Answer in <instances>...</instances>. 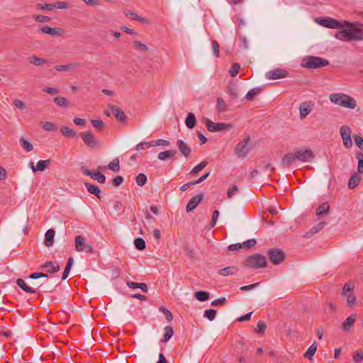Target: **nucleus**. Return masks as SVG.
<instances>
[{
    "instance_id": "61",
    "label": "nucleus",
    "mask_w": 363,
    "mask_h": 363,
    "mask_svg": "<svg viewBox=\"0 0 363 363\" xmlns=\"http://www.w3.org/2000/svg\"><path fill=\"white\" fill-rule=\"evenodd\" d=\"M227 302V300L225 297H220L217 298L211 302V306H219L225 304Z\"/></svg>"
},
{
    "instance_id": "25",
    "label": "nucleus",
    "mask_w": 363,
    "mask_h": 363,
    "mask_svg": "<svg viewBox=\"0 0 363 363\" xmlns=\"http://www.w3.org/2000/svg\"><path fill=\"white\" fill-rule=\"evenodd\" d=\"M123 13L127 17H128L133 20H135L136 21H138L140 23H147V21H148L147 18L138 15L136 13L131 11L130 10H125L123 11Z\"/></svg>"
},
{
    "instance_id": "19",
    "label": "nucleus",
    "mask_w": 363,
    "mask_h": 363,
    "mask_svg": "<svg viewBox=\"0 0 363 363\" xmlns=\"http://www.w3.org/2000/svg\"><path fill=\"white\" fill-rule=\"evenodd\" d=\"M113 114L116 117V118L120 122H125L126 120V116H125L124 112L118 106L114 105L109 106Z\"/></svg>"
},
{
    "instance_id": "35",
    "label": "nucleus",
    "mask_w": 363,
    "mask_h": 363,
    "mask_svg": "<svg viewBox=\"0 0 363 363\" xmlns=\"http://www.w3.org/2000/svg\"><path fill=\"white\" fill-rule=\"evenodd\" d=\"M28 60L30 63L36 66L42 65L43 64L47 63L48 62V60L44 58H40L35 55L29 57L28 58Z\"/></svg>"
},
{
    "instance_id": "55",
    "label": "nucleus",
    "mask_w": 363,
    "mask_h": 363,
    "mask_svg": "<svg viewBox=\"0 0 363 363\" xmlns=\"http://www.w3.org/2000/svg\"><path fill=\"white\" fill-rule=\"evenodd\" d=\"M91 178L101 184H104L106 182V177L100 172L94 173Z\"/></svg>"
},
{
    "instance_id": "14",
    "label": "nucleus",
    "mask_w": 363,
    "mask_h": 363,
    "mask_svg": "<svg viewBox=\"0 0 363 363\" xmlns=\"http://www.w3.org/2000/svg\"><path fill=\"white\" fill-rule=\"evenodd\" d=\"M203 197L204 196L203 194H199L192 197L186 205V211L191 212L194 211L196 208V206L202 201Z\"/></svg>"
},
{
    "instance_id": "13",
    "label": "nucleus",
    "mask_w": 363,
    "mask_h": 363,
    "mask_svg": "<svg viewBox=\"0 0 363 363\" xmlns=\"http://www.w3.org/2000/svg\"><path fill=\"white\" fill-rule=\"evenodd\" d=\"M288 73L286 70L281 69H274L267 72L265 77L267 79H279L284 78L287 76Z\"/></svg>"
},
{
    "instance_id": "60",
    "label": "nucleus",
    "mask_w": 363,
    "mask_h": 363,
    "mask_svg": "<svg viewBox=\"0 0 363 363\" xmlns=\"http://www.w3.org/2000/svg\"><path fill=\"white\" fill-rule=\"evenodd\" d=\"M266 324L263 321H259L257 323V329L255 330L257 333L263 334L265 332Z\"/></svg>"
},
{
    "instance_id": "52",
    "label": "nucleus",
    "mask_w": 363,
    "mask_h": 363,
    "mask_svg": "<svg viewBox=\"0 0 363 363\" xmlns=\"http://www.w3.org/2000/svg\"><path fill=\"white\" fill-rule=\"evenodd\" d=\"M240 66L238 63H233L229 69V74L231 77H235L239 72Z\"/></svg>"
},
{
    "instance_id": "23",
    "label": "nucleus",
    "mask_w": 363,
    "mask_h": 363,
    "mask_svg": "<svg viewBox=\"0 0 363 363\" xmlns=\"http://www.w3.org/2000/svg\"><path fill=\"white\" fill-rule=\"evenodd\" d=\"M325 225V222H320L319 223L313 226L311 229H310L308 231H307L305 233L304 237L307 238H311L313 235L320 232L324 228Z\"/></svg>"
},
{
    "instance_id": "33",
    "label": "nucleus",
    "mask_w": 363,
    "mask_h": 363,
    "mask_svg": "<svg viewBox=\"0 0 363 363\" xmlns=\"http://www.w3.org/2000/svg\"><path fill=\"white\" fill-rule=\"evenodd\" d=\"M185 124L190 129H192L195 127L196 124V119L195 115L193 113H188L185 120Z\"/></svg>"
},
{
    "instance_id": "18",
    "label": "nucleus",
    "mask_w": 363,
    "mask_h": 363,
    "mask_svg": "<svg viewBox=\"0 0 363 363\" xmlns=\"http://www.w3.org/2000/svg\"><path fill=\"white\" fill-rule=\"evenodd\" d=\"M40 268L46 269L48 273L53 274L57 272L60 270V267L57 262L48 261L41 265Z\"/></svg>"
},
{
    "instance_id": "27",
    "label": "nucleus",
    "mask_w": 363,
    "mask_h": 363,
    "mask_svg": "<svg viewBox=\"0 0 363 363\" xmlns=\"http://www.w3.org/2000/svg\"><path fill=\"white\" fill-rule=\"evenodd\" d=\"M55 235V231L53 229H49L47 230L45 235V241L44 244L46 247H51L54 243V237Z\"/></svg>"
},
{
    "instance_id": "20",
    "label": "nucleus",
    "mask_w": 363,
    "mask_h": 363,
    "mask_svg": "<svg viewBox=\"0 0 363 363\" xmlns=\"http://www.w3.org/2000/svg\"><path fill=\"white\" fill-rule=\"evenodd\" d=\"M39 31L42 33L48 34L51 36H55L61 33L62 30L58 28H52L48 26L39 28Z\"/></svg>"
},
{
    "instance_id": "4",
    "label": "nucleus",
    "mask_w": 363,
    "mask_h": 363,
    "mask_svg": "<svg viewBox=\"0 0 363 363\" xmlns=\"http://www.w3.org/2000/svg\"><path fill=\"white\" fill-rule=\"evenodd\" d=\"M267 264L266 257L259 253L249 256L245 262V266L251 269L264 268L267 267Z\"/></svg>"
},
{
    "instance_id": "40",
    "label": "nucleus",
    "mask_w": 363,
    "mask_h": 363,
    "mask_svg": "<svg viewBox=\"0 0 363 363\" xmlns=\"http://www.w3.org/2000/svg\"><path fill=\"white\" fill-rule=\"evenodd\" d=\"M317 350V344L314 342L304 353V357L311 359Z\"/></svg>"
},
{
    "instance_id": "62",
    "label": "nucleus",
    "mask_w": 363,
    "mask_h": 363,
    "mask_svg": "<svg viewBox=\"0 0 363 363\" xmlns=\"http://www.w3.org/2000/svg\"><path fill=\"white\" fill-rule=\"evenodd\" d=\"M29 278L32 279H36L39 278H48V276L47 274H44L42 272H35L32 273L29 275Z\"/></svg>"
},
{
    "instance_id": "53",
    "label": "nucleus",
    "mask_w": 363,
    "mask_h": 363,
    "mask_svg": "<svg viewBox=\"0 0 363 363\" xmlns=\"http://www.w3.org/2000/svg\"><path fill=\"white\" fill-rule=\"evenodd\" d=\"M343 296L347 298V303L349 306H352L354 304L356 301V297L354 295L353 292L348 293L347 295H342Z\"/></svg>"
},
{
    "instance_id": "32",
    "label": "nucleus",
    "mask_w": 363,
    "mask_h": 363,
    "mask_svg": "<svg viewBox=\"0 0 363 363\" xmlns=\"http://www.w3.org/2000/svg\"><path fill=\"white\" fill-rule=\"evenodd\" d=\"M216 110L218 113H223L227 111V104L225 101L223 100V99L220 97H218L216 99Z\"/></svg>"
},
{
    "instance_id": "38",
    "label": "nucleus",
    "mask_w": 363,
    "mask_h": 363,
    "mask_svg": "<svg viewBox=\"0 0 363 363\" xmlns=\"http://www.w3.org/2000/svg\"><path fill=\"white\" fill-rule=\"evenodd\" d=\"M330 209V206L328 202L322 203L315 211V213L317 216H321L324 213H326Z\"/></svg>"
},
{
    "instance_id": "45",
    "label": "nucleus",
    "mask_w": 363,
    "mask_h": 363,
    "mask_svg": "<svg viewBox=\"0 0 363 363\" xmlns=\"http://www.w3.org/2000/svg\"><path fill=\"white\" fill-rule=\"evenodd\" d=\"M109 169L114 172H117L120 169L119 160L118 158L113 159L108 165Z\"/></svg>"
},
{
    "instance_id": "47",
    "label": "nucleus",
    "mask_w": 363,
    "mask_h": 363,
    "mask_svg": "<svg viewBox=\"0 0 363 363\" xmlns=\"http://www.w3.org/2000/svg\"><path fill=\"white\" fill-rule=\"evenodd\" d=\"M135 182L139 186H144L147 182L146 175L143 173L138 174L135 178Z\"/></svg>"
},
{
    "instance_id": "39",
    "label": "nucleus",
    "mask_w": 363,
    "mask_h": 363,
    "mask_svg": "<svg viewBox=\"0 0 363 363\" xmlns=\"http://www.w3.org/2000/svg\"><path fill=\"white\" fill-rule=\"evenodd\" d=\"M170 142L167 140L158 139L149 143L148 147L152 146H169Z\"/></svg>"
},
{
    "instance_id": "30",
    "label": "nucleus",
    "mask_w": 363,
    "mask_h": 363,
    "mask_svg": "<svg viewBox=\"0 0 363 363\" xmlns=\"http://www.w3.org/2000/svg\"><path fill=\"white\" fill-rule=\"evenodd\" d=\"M60 132L63 136L67 138H72L77 135V132L74 130L67 126H62L60 128Z\"/></svg>"
},
{
    "instance_id": "28",
    "label": "nucleus",
    "mask_w": 363,
    "mask_h": 363,
    "mask_svg": "<svg viewBox=\"0 0 363 363\" xmlns=\"http://www.w3.org/2000/svg\"><path fill=\"white\" fill-rule=\"evenodd\" d=\"M238 271V268L235 266L227 267L218 270V274L221 276H230L235 274Z\"/></svg>"
},
{
    "instance_id": "50",
    "label": "nucleus",
    "mask_w": 363,
    "mask_h": 363,
    "mask_svg": "<svg viewBox=\"0 0 363 363\" xmlns=\"http://www.w3.org/2000/svg\"><path fill=\"white\" fill-rule=\"evenodd\" d=\"M159 311L162 312L166 317L167 322H171L173 319V315L168 309L162 306L159 308Z\"/></svg>"
},
{
    "instance_id": "3",
    "label": "nucleus",
    "mask_w": 363,
    "mask_h": 363,
    "mask_svg": "<svg viewBox=\"0 0 363 363\" xmlns=\"http://www.w3.org/2000/svg\"><path fill=\"white\" fill-rule=\"evenodd\" d=\"M329 65V61L320 57L308 55L304 57L301 65L308 69H318Z\"/></svg>"
},
{
    "instance_id": "15",
    "label": "nucleus",
    "mask_w": 363,
    "mask_h": 363,
    "mask_svg": "<svg viewBox=\"0 0 363 363\" xmlns=\"http://www.w3.org/2000/svg\"><path fill=\"white\" fill-rule=\"evenodd\" d=\"M313 104L311 101H305L300 104V118H305L313 110Z\"/></svg>"
},
{
    "instance_id": "59",
    "label": "nucleus",
    "mask_w": 363,
    "mask_h": 363,
    "mask_svg": "<svg viewBox=\"0 0 363 363\" xmlns=\"http://www.w3.org/2000/svg\"><path fill=\"white\" fill-rule=\"evenodd\" d=\"M91 124L96 130H101L104 128V123L102 120H92Z\"/></svg>"
},
{
    "instance_id": "36",
    "label": "nucleus",
    "mask_w": 363,
    "mask_h": 363,
    "mask_svg": "<svg viewBox=\"0 0 363 363\" xmlns=\"http://www.w3.org/2000/svg\"><path fill=\"white\" fill-rule=\"evenodd\" d=\"M360 182V177L357 174H354L351 176L349 182H348V188L350 189H354L359 182Z\"/></svg>"
},
{
    "instance_id": "51",
    "label": "nucleus",
    "mask_w": 363,
    "mask_h": 363,
    "mask_svg": "<svg viewBox=\"0 0 363 363\" xmlns=\"http://www.w3.org/2000/svg\"><path fill=\"white\" fill-rule=\"evenodd\" d=\"M207 165V162L202 161L199 164L195 166L193 169L191 171V174H196L199 172H201L206 166Z\"/></svg>"
},
{
    "instance_id": "41",
    "label": "nucleus",
    "mask_w": 363,
    "mask_h": 363,
    "mask_svg": "<svg viewBox=\"0 0 363 363\" xmlns=\"http://www.w3.org/2000/svg\"><path fill=\"white\" fill-rule=\"evenodd\" d=\"M195 298L200 301H207L209 298V293L205 291H196Z\"/></svg>"
},
{
    "instance_id": "1",
    "label": "nucleus",
    "mask_w": 363,
    "mask_h": 363,
    "mask_svg": "<svg viewBox=\"0 0 363 363\" xmlns=\"http://www.w3.org/2000/svg\"><path fill=\"white\" fill-rule=\"evenodd\" d=\"M329 99L332 103L345 108L354 109L357 106L353 98L342 93L331 94Z\"/></svg>"
},
{
    "instance_id": "17",
    "label": "nucleus",
    "mask_w": 363,
    "mask_h": 363,
    "mask_svg": "<svg viewBox=\"0 0 363 363\" xmlns=\"http://www.w3.org/2000/svg\"><path fill=\"white\" fill-rule=\"evenodd\" d=\"M177 146L179 152L186 157L188 158L191 153V149L189 145L182 140H178L177 141Z\"/></svg>"
},
{
    "instance_id": "49",
    "label": "nucleus",
    "mask_w": 363,
    "mask_h": 363,
    "mask_svg": "<svg viewBox=\"0 0 363 363\" xmlns=\"http://www.w3.org/2000/svg\"><path fill=\"white\" fill-rule=\"evenodd\" d=\"M228 92L232 99H236L238 97V89L235 84L228 87Z\"/></svg>"
},
{
    "instance_id": "5",
    "label": "nucleus",
    "mask_w": 363,
    "mask_h": 363,
    "mask_svg": "<svg viewBox=\"0 0 363 363\" xmlns=\"http://www.w3.org/2000/svg\"><path fill=\"white\" fill-rule=\"evenodd\" d=\"M80 137L84 144L90 149H99L101 147V142L93 134L91 130L80 133Z\"/></svg>"
},
{
    "instance_id": "58",
    "label": "nucleus",
    "mask_w": 363,
    "mask_h": 363,
    "mask_svg": "<svg viewBox=\"0 0 363 363\" xmlns=\"http://www.w3.org/2000/svg\"><path fill=\"white\" fill-rule=\"evenodd\" d=\"M357 158L358 160L357 170L359 173L362 174L363 173V154L358 153Z\"/></svg>"
},
{
    "instance_id": "29",
    "label": "nucleus",
    "mask_w": 363,
    "mask_h": 363,
    "mask_svg": "<svg viewBox=\"0 0 363 363\" xmlns=\"http://www.w3.org/2000/svg\"><path fill=\"white\" fill-rule=\"evenodd\" d=\"M126 285L130 289H140L143 292L146 293L148 290L147 286L145 283H136L131 281H128Z\"/></svg>"
},
{
    "instance_id": "34",
    "label": "nucleus",
    "mask_w": 363,
    "mask_h": 363,
    "mask_svg": "<svg viewBox=\"0 0 363 363\" xmlns=\"http://www.w3.org/2000/svg\"><path fill=\"white\" fill-rule=\"evenodd\" d=\"M174 335V330L172 326H166L164 328V335L162 341L167 342Z\"/></svg>"
},
{
    "instance_id": "16",
    "label": "nucleus",
    "mask_w": 363,
    "mask_h": 363,
    "mask_svg": "<svg viewBox=\"0 0 363 363\" xmlns=\"http://www.w3.org/2000/svg\"><path fill=\"white\" fill-rule=\"evenodd\" d=\"M80 66L79 62L68 63L67 65H57L54 67V69L57 71L62 72H74Z\"/></svg>"
},
{
    "instance_id": "31",
    "label": "nucleus",
    "mask_w": 363,
    "mask_h": 363,
    "mask_svg": "<svg viewBox=\"0 0 363 363\" xmlns=\"http://www.w3.org/2000/svg\"><path fill=\"white\" fill-rule=\"evenodd\" d=\"M17 285L23 289L24 291L29 293V294H36V290L33 289V288L27 286L26 283L23 279H18L16 281Z\"/></svg>"
},
{
    "instance_id": "8",
    "label": "nucleus",
    "mask_w": 363,
    "mask_h": 363,
    "mask_svg": "<svg viewBox=\"0 0 363 363\" xmlns=\"http://www.w3.org/2000/svg\"><path fill=\"white\" fill-rule=\"evenodd\" d=\"M297 161L311 162L315 157L313 152L309 148H297L294 150Z\"/></svg>"
},
{
    "instance_id": "44",
    "label": "nucleus",
    "mask_w": 363,
    "mask_h": 363,
    "mask_svg": "<svg viewBox=\"0 0 363 363\" xmlns=\"http://www.w3.org/2000/svg\"><path fill=\"white\" fill-rule=\"evenodd\" d=\"M54 102L60 107H67L69 106L67 99L65 97L56 96L53 99Z\"/></svg>"
},
{
    "instance_id": "12",
    "label": "nucleus",
    "mask_w": 363,
    "mask_h": 363,
    "mask_svg": "<svg viewBox=\"0 0 363 363\" xmlns=\"http://www.w3.org/2000/svg\"><path fill=\"white\" fill-rule=\"evenodd\" d=\"M340 134L344 145L347 148L351 147L352 145V141L351 139V129L347 126H342L340 128Z\"/></svg>"
},
{
    "instance_id": "21",
    "label": "nucleus",
    "mask_w": 363,
    "mask_h": 363,
    "mask_svg": "<svg viewBox=\"0 0 363 363\" xmlns=\"http://www.w3.org/2000/svg\"><path fill=\"white\" fill-rule=\"evenodd\" d=\"M296 155L295 152L291 153L289 152L286 153L281 160V165L284 167H289L291 164L295 162L296 160V158L295 157Z\"/></svg>"
},
{
    "instance_id": "2",
    "label": "nucleus",
    "mask_w": 363,
    "mask_h": 363,
    "mask_svg": "<svg viewBox=\"0 0 363 363\" xmlns=\"http://www.w3.org/2000/svg\"><path fill=\"white\" fill-rule=\"evenodd\" d=\"M335 38L344 41L362 40L363 31L359 28L350 27L337 32L335 35Z\"/></svg>"
},
{
    "instance_id": "11",
    "label": "nucleus",
    "mask_w": 363,
    "mask_h": 363,
    "mask_svg": "<svg viewBox=\"0 0 363 363\" xmlns=\"http://www.w3.org/2000/svg\"><path fill=\"white\" fill-rule=\"evenodd\" d=\"M267 255L270 261L276 265L280 264L285 257L284 252L276 248L269 250L267 252Z\"/></svg>"
},
{
    "instance_id": "7",
    "label": "nucleus",
    "mask_w": 363,
    "mask_h": 363,
    "mask_svg": "<svg viewBox=\"0 0 363 363\" xmlns=\"http://www.w3.org/2000/svg\"><path fill=\"white\" fill-rule=\"evenodd\" d=\"M204 123L210 132L228 131L233 128V125L230 123H215L208 118H206Z\"/></svg>"
},
{
    "instance_id": "54",
    "label": "nucleus",
    "mask_w": 363,
    "mask_h": 363,
    "mask_svg": "<svg viewBox=\"0 0 363 363\" xmlns=\"http://www.w3.org/2000/svg\"><path fill=\"white\" fill-rule=\"evenodd\" d=\"M133 46L138 49V50H140V51H143V52H146L148 50V48L147 47L146 45L138 41V40H135L133 42Z\"/></svg>"
},
{
    "instance_id": "43",
    "label": "nucleus",
    "mask_w": 363,
    "mask_h": 363,
    "mask_svg": "<svg viewBox=\"0 0 363 363\" xmlns=\"http://www.w3.org/2000/svg\"><path fill=\"white\" fill-rule=\"evenodd\" d=\"M20 143L21 147L26 151L30 152L33 149V145L31 143L26 140L24 138H20Z\"/></svg>"
},
{
    "instance_id": "22",
    "label": "nucleus",
    "mask_w": 363,
    "mask_h": 363,
    "mask_svg": "<svg viewBox=\"0 0 363 363\" xmlns=\"http://www.w3.org/2000/svg\"><path fill=\"white\" fill-rule=\"evenodd\" d=\"M84 185L89 194L95 195L99 199H101V191L99 186L88 182H85Z\"/></svg>"
},
{
    "instance_id": "46",
    "label": "nucleus",
    "mask_w": 363,
    "mask_h": 363,
    "mask_svg": "<svg viewBox=\"0 0 363 363\" xmlns=\"http://www.w3.org/2000/svg\"><path fill=\"white\" fill-rule=\"evenodd\" d=\"M217 311L214 309H208L204 311L203 317L212 321L215 319Z\"/></svg>"
},
{
    "instance_id": "9",
    "label": "nucleus",
    "mask_w": 363,
    "mask_h": 363,
    "mask_svg": "<svg viewBox=\"0 0 363 363\" xmlns=\"http://www.w3.org/2000/svg\"><path fill=\"white\" fill-rule=\"evenodd\" d=\"M250 142V136L244 138L243 140L238 143L235 147V153L239 157H245L250 151L248 143Z\"/></svg>"
},
{
    "instance_id": "63",
    "label": "nucleus",
    "mask_w": 363,
    "mask_h": 363,
    "mask_svg": "<svg viewBox=\"0 0 363 363\" xmlns=\"http://www.w3.org/2000/svg\"><path fill=\"white\" fill-rule=\"evenodd\" d=\"M354 140L356 145L358 146V147L361 150H363V138L358 135H355L354 136Z\"/></svg>"
},
{
    "instance_id": "26",
    "label": "nucleus",
    "mask_w": 363,
    "mask_h": 363,
    "mask_svg": "<svg viewBox=\"0 0 363 363\" xmlns=\"http://www.w3.org/2000/svg\"><path fill=\"white\" fill-rule=\"evenodd\" d=\"M177 153V152L176 150H165L164 152H160L157 155V158L160 160L165 161V160H168L169 158H174Z\"/></svg>"
},
{
    "instance_id": "42",
    "label": "nucleus",
    "mask_w": 363,
    "mask_h": 363,
    "mask_svg": "<svg viewBox=\"0 0 363 363\" xmlns=\"http://www.w3.org/2000/svg\"><path fill=\"white\" fill-rule=\"evenodd\" d=\"M262 91V88L260 87H255L251 90H250L246 96H245V99L248 101H252L253 100L254 97L257 94H259L260 91Z\"/></svg>"
},
{
    "instance_id": "6",
    "label": "nucleus",
    "mask_w": 363,
    "mask_h": 363,
    "mask_svg": "<svg viewBox=\"0 0 363 363\" xmlns=\"http://www.w3.org/2000/svg\"><path fill=\"white\" fill-rule=\"evenodd\" d=\"M319 25L328 28H341L345 25L348 26L349 23L346 21H339L330 17L320 18L317 19Z\"/></svg>"
},
{
    "instance_id": "48",
    "label": "nucleus",
    "mask_w": 363,
    "mask_h": 363,
    "mask_svg": "<svg viewBox=\"0 0 363 363\" xmlns=\"http://www.w3.org/2000/svg\"><path fill=\"white\" fill-rule=\"evenodd\" d=\"M135 247L138 250H143L145 249L146 244L145 240L141 238H138L134 240Z\"/></svg>"
},
{
    "instance_id": "57",
    "label": "nucleus",
    "mask_w": 363,
    "mask_h": 363,
    "mask_svg": "<svg viewBox=\"0 0 363 363\" xmlns=\"http://www.w3.org/2000/svg\"><path fill=\"white\" fill-rule=\"evenodd\" d=\"M211 44H212V50H213V52L215 55L216 57H219V50H220V45L218 43V42L215 40H213L211 41Z\"/></svg>"
},
{
    "instance_id": "64",
    "label": "nucleus",
    "mask_w": 363,
    "mask_h": 363,
    "mask_svg": "<svg viewBox=\"0 0 363 363\" xmlns=\"http://www.w3.org/2000/svg\"><path fill=\"white\" fill-rule=\"evenodd\" d=\"M42 128L47 131H52L55 129V125L51 122H44L43 123Z\"/></svg>"
},
{
    "instance_id": "37",
    "label": "nucleus",
    "mask_w": 363,
    "mask_h": 363,
    "mask_svg": "<svg viewBox=\"0 0 363 363\" xmlns=\"http://www.w3.org/2000/svg\"><path fill=\"white\" fill-rule=\"evenodd\" d=\"M50 162L51 160L50 159L46 160H39L35 165L36 172L44 171L49 166Z\"/></svg>"
},
{
    "instance_id": "24",
    "label": "nucleus",
    "mask_w": 363,
    "mask_h": 363,
    "mask_svg": "<svg viewBox=\"0 0 363 363\" xmlns=\"http://www.w3.org/2000/svg\"><path fill=\"white\" fill-rule=\"evenodd\" d=\"M357 318V315L353 313L348 316L342 323V329L344 331H349L353 326Z\"/></svg>"
},
{
    "instance_id": "56",
    "label": "nucleus",
    "mask_w": 363,
    "mask_h": 363,
    "mask_svg": "<svg viewBox=\"0 0 363 363\" xmlns=\"http://www.w3.org/2000/svg\"><path fill=\"white\" fill-rule=\"evenodd\" d=\"M354 286L352 283H346L342 289V295H347L348 293L353 292Z\"/></svg>"
},
{
    "instance_id": "10",
    "label": "nucleus",
    "mask_w": 363,
    "mask_h": 363,
    "mask_svg": "<svg viewBox=\"0 0 363 363\" xmlns=\"http://www.w3.org/2000/svg\"><path fill=\"white\" fill-rule=\"evenodd\" d=\"M75 248L77 252L86 253H91L93 250L91 246L86 242V239L82 235L75 238Z\"/></svg>"
}]
</instances>
